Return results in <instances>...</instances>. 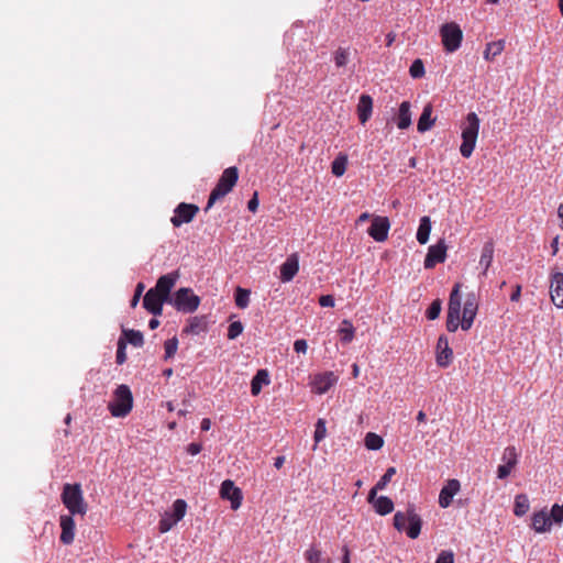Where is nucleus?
Instances as JSON below:
<instances>
[{
	"label": "nucleus",
	"mask_w": 563,
	"mask_h": 563,
	"mask_svg": "<svg viewBox=\"0 0 563 563\" xmlns=\"http://www.w3.org/2000/svg\"><path fill=\"white\" fill-rule=\"evenodd\" d=\"M239 179V170L235 166L228 167L220 176L216 187L211 190L207 206L205 208L208 211L217 200L228 195L235 186Z\"/></svg>",
	"instance_id": "nucleus-3"
},
{
	"label": "nucleus",
	"mask_w": 563,
	"mask_h": 563,
	"mask_svg": "<svg viewBox=\"0 0 563 563\" xmlns=\"http://www.w3.org/2000/svg\"><path fill=\"white\" fill-rule=\"evenodd\" d=\"M243 330H244V327L241 321L231 322L228 328V339L229 340L236 339L240 334H242Z\"/></svg>",
	"instance_id": "nucleus-44"
},
{
	"label": "nucleus",
	"mask_w": 563,
	"mask_h": 563,
	"mask_svg": "<svg viewBox=\"0 0 563 563\" xmlns=\"http://www.w3.org/2000/svg\"><path fill=\"white\" fill-rule=\"evenodd\" d=\"M74 515H63L59 518V525L62 528L60 542L68 545L71 544L75 538V520Z\"/></svg>",
	"instance_id": "nucleus-17"
},
{
	"label": "nucleus",
	"mask_w": 563,
	"mask_h": 563,
	"mask_svg": "<svg viewBox=\"0 0 563 563\" xmlns=\"http://www.w3.org/2000/svg\"><path fill=\"white\" fill-rule=\"evenodd\" d=\"M220 495L223 499L231 501V508L236 510L242 503V492L238 488L231 479L222 482L220 487Z\"/></svg>",
	"instance_id": "nucleus-13"
},
{
	"label": "nucleus",
	"mask_w": 563,
	"mask_h": 563,
	"mask_svg": "<svg viewBox=\"0 0 563 563\" xmlns=\"http://www.w3.org/2000/svg\"><path fill=\"white\" fill-rule=\"evenodd\" d=\"M165 358H170L175 355V353L177 352V349H178V340L176 336L167 340L165 342Z\"/></svg>",
	"instance_id": "nucleus-47"
},
{
	"label": "nucleus",
	"mask_w": 563,
	"mask_h": 563,
	"mask_svg": "<svg viewBox=\"0 0 563 563\" xmlns=\"http://www.w3.org/2000/svg\"><path fill=\"white\" fill-rule=\"evenodd\" d=\"M346 163L347 158L344 155H339L333 162H332V174L336 177H340L344 174L346 169Z\"/></svg>",
	"instance_id": "nucleus-39"
},
{
	"label": "nucleus",
	"mask_w": 563,
	"mask_h": 563,
	"mask_svg": "<svg viewBox=\"0 0 563 563\" xmlns=\"http://www.w3.org/2000/svg\"><path fill=\"white\" fill-rule=\"evenodd\" d=\"M133 407V396L126 385H120L114 391V399L108 406L113 417H125Z\"/></svg>",
	"instance_id": "nucleus-5"
},
{
	"label": "nucleus",
	"mask_w": 563,
	"mask_h": 563,
	"mask_svg": "<svg viewBox=\"0 0 563 563\" xmlns=\"http://www.w3.org/2000/svg\"><path fill=\"white\" fill-rule=\"evenodd\" d=\"M167 302L168 299H166L164 296L159 295L158 292L154 291V289H148L147 292L144 295L143 298V307L153 316H161L163 312V305Z\"/></svg>",
	"instance_id": "nucleus-12"
},
{
	"label": "nucleus",
	"mask_w": 563,
	"mask_h": 563,
	"mask_svg": "<svg viewBox=\"0 0 563 563\" xmlns=\"http://www.w3.org/2000/svg\"><path fill=\"white\" fill-rule=\"evenodd\" d=\"M176 523H177L176 520H174L169 516V512H165L164 517L158 522L159 532H162V533L168 532Z\"/></svg>",
	"instance_id": "nucleus-43"
},
{
	"label": "nucleus",
	"mask_w": 563,
	"mask_h": 563,
	"mask_svg": "<svg viewBox=\"0 0 563 563\" xmlns=\"http://www.w3.org/2000/svg\"><path fill=\"white\" fill-rule=\"evenodd\" d=\"M319 305L321 307H333L334 298L331 295H323L319 298Z\"/></svg>",
	"instance_id": "nucleus-56"
},
{
	"label": "nucleus",
	"mask_w": 563,
	"mask_h": 563,
	"mask_svg": "<svg viewBox=\"0 0 563 563\" xmlns=\"http://www.w3.org/2000/svg\"><path fill=\"white\" fill-rule=\"evenodd\" d=\"M394 527L399 532L406 531L410 539H417L421 532L422 519L413 506H409L406 512L397 511L394 515Z\"/></svg>",
	"instance_id": "nucleus-2"
},
{
	"label": "nucleus",
	"mask_w": 563,
	"mask_h": 563,
	"mask_svg": "<svg viewBox=\"0 0 563 563\" xmlns=\"http://www.w3.org/2000/svg\"><path fill=\"white\" fill-rule=\"evenodd\" d=\"M548 515L551 517L552 523L561 525L563 522V504H554Z\"/></svg>",
	"instance_id": "nucleus-41"
},
{
	"label": "nucleus",
	"mask_w": 563,
	"mask_h": 563,
	"mask_svg": "<svg viewBox=\"0 0 563 563\" xmlns=\"http://www.w3.org/2000/svg\"><path fill=\"white\" fill-rule=\"evenodd\" d=\"M430 232H431V220L428 216H424L420 219V222H419V227H418L417 234H416L417 241L420 244H426L429 241Z\"/></svg>",
	"instance_id": "nucleus-27"
},
{
	"label": "nucleus",
	"mask_w": 563,
	"mask_h": 563,
	"mask_svg": "<svg viewBox=\"0 0 563 563\" xmlns=\"http://www.w3.org/2000/svg\"><path fill=\"white\" fill-rule=\"evenodd\" d=\"M342 551H343V556L341 559V563H351L349 548L346 545H344L342 548Z\"/></svg>",
	"instance_id": "nucleus-62"
},
{
	"label": "nucleus",
	"mask_w": 563,
	"mask_h": 563,
	"mask_svg": "<svg viewBox=\"0 0 563 563\" xmlns=\"http://www.w3.org/2000/svg\"><path fill=\"white\" fill-rule=\"evenodd\" d=\"M373 111V100L368 95H361L357 103V115L362 124H365Z\"/></svg>",
	"instance_id": "nucleus-20"
},
{
	"label": "nucleus",
	"mask_w": 563,
	"mask_h": 563,
	"mask_svg": "<svg viewBox=\"0 0 563 563\" xmlns=\"http://www.w3.org/2000/svg\"><path fill=\"white\" fill-rule=\"evenodd\" d=\"M299 271V260L297 254L289 255L280 266V280L288 283L292 280Z\"/></svg>",
	"instance_id": "nucleus-18"
},
{
	"label": "nucleus",
	"mask_w": 563,
	"mask_h": 563,
	"mask_svg": "<svg viewBox=\"0 0 563 563\" xmlns=\"http://www.w3.org/2000/svg\"><path fill=\"white\" fill-rule=\"evenodd\" d=\"M179 278L178 271H174L172 273L165 274L161 276L156 285L152 288L154 291L158 292L159 295L164 296L166 299H168V303L172 302L173 297L170 296V291L173 287L175 286L176 282Z\"/></svg>",
	"instance_id": "nucleus-11"
},
{
	"label": "nucleus",
	"mask_w": 563,
	"mask_h": 563,
	"mask_svg": "<svg viewBox=\"0 0 563 563\" xmlns=\"http://www.w3.org/2000/svg\"><path fill=\"white\" fill-rule=\"evenodd\" d=\"M307 349H308V344H307V341L305 339H297L294 342V350L297 353H306Z\"/></svg>",
	"instance_id": "nucleus-55"
},
{
	"label": "nucleus",
	"mask_w": 563,
	"mask_h": 563,
	"mask_svg": "<svg viewBox=\"0 0 563 563\" xmlns=\"http://www.w3.org/2000/svg\"><path fill=\"white\" fill-rule=\"evenodd\" d=\"M453 360V351L449 345V339L440 335L437 342V364L440 367H448Z\"/></svg>",
	"instance_id": "nucleus-14"
},
{
	"label": "nucleus",
	"mask_w": 563,
	"mask_h": 563,
	"mask_svg": "<svg viewBox=\"0 0 563 563\" xmlns=\"http://www.w3.org/2000/svg\"><path fill=\"white\" fill-rule=\"evenodd\" d=\"M202 445L200 443L192 442L187 446V452L190 455H197L201 452Z\"/></svg>",
	"instance_id": "nucleus-57"
},
{
	"label": "nucleus",
	"mask_w": 563,
	"mask_h": 563,
	"mask_svg": "<svg viewBox=\"0 0 563 563\" xmlns=\"http://www.w3.org/2000/svg\"><path fill=\"white\" fill-rule=\"evenodd\" d=\"M424 71V65L421 59H415L409 68V74L412 78H421Z\"/></svg>",
	"instance_id": "nucleus-42"
},
{
	"label": "nucleus",
	"mask_w": 563,
	"mask_h": 563,
	"mask_svg": "<svg viewBox=\"0 0 563 563\" xmlns=\"http://www.w3.org/2000/svg\"><path fill=\"white\" fill-rule=\"evenodd\" d=\"M338 380L333 372H325L313 377L312 389L319 395L325 394Z\"/></svg>",
	"instance_id": "nucleus-15"
},
{
	"label": "nucleus",
	"mask_w": 563,
	"mask_h": 563,
	"mask_svg": "<svg viewBox=\"0 0 563 563\" xmlns=\"http://www.w3.org/2000/svg\"><path fill=\"white\" fill-rule=\"evenodd\" d=\"M432 106L430 103L426 104L422 113L419 117L418 123H417V130L420 133H423L432 128L434 124V119H432Z\"/></svg>",
	"instance_id": "nucleus-24"
},
{
	"label": "nucleus",
	"mask_w": 563,
	"mask_h": 563,
	"mask_svg": "<svg viewBox=\"0 0 563 563\" xmlns=\"http://www.w3.org/2000/svg\"><path fill=\"white\" fill-rule=\"evenodd\" d=\"M208 322L205 316H195L188 320V324L185 327L184 332L188 334L198 335L201 332L207 331Z\"/></svg>",
	"instance_id": "nucleus-22"
},
{
	"label": "nucleus",
	"mask_w": 563,
	"mask_h": 563,
	"mask_svg": "<svg viewBox=\"0 0 563 563\" xmlns=\"http://www.w3.org/2000/svg\"><path fill=\"white\" fill-rule=\"evenodd\" d=\"M354 327L349 320H343L341 327L339 329V333L341 334V341L343 343H350L354 338Z\"/></svg>",
	"instance_id": "nucleus-37"
},
{
	"label": "nucleus",
	"mask_w": 563,
	"mask_h": 563,
	"mask_svg": "<svg viewBox=\"0 0 563 563\" xmlns=\"http://www.w3.org/2000/svg\"><path fill=\"white\" fill-rule=\"evenodd\" d=\"M390 222L387 217L376 216L372 220L367 233L376 242H384L388 236Z\"/></svg>",
	"instance_id": "nucleus-10"
},
{
	"label": "nucleus",
	"mask_w": 563,
	"mask_h": 563,
	"mask_svg": "<svg viewBox=\"0 0 563 563\" xmlns=\"http://www.w3.org/2000/svg\"><path fill=\"white\" fill-rule=\"evenodd\" d=\"M62 501L70 515L84 516L88 510L80 484H65L62 492Z\"/></svg>",
	"instance_id": "nucleus-4"
},
{
	"label": "nucleus",
	"mask_w": 563,
	"mask_h": 563,
	"mask_svg": "<svg viewBox=\"0 0 563 563\" xmlns=\"http://www.w3.org/2000/svg\"><path fill=\"white\" fill-rule=\"evenodd\" d=\"M396 40V34L394 32H389L387 35H386V45L387 46H391L393 43L395 42Z\"/></svg>",
	"instance_id": "nucleus-64"
},
{
	"label": "nucleus",
	"mask_w": 563,
	"mask_h": 563,
	"mask_svg": "<svg viewBox=\"0 0 563 563\" xmlns=\"http://www.w3.org/2000/svg\"><path fill=\"white\" fill-rule=\"evenodd\" d=\"M198 211L199 208L196 205L181 202L176 207L170 221L175 228H179L184 223H189Z\"/></svg>",
	"instance_id": "nucleus-9"
},
{
	"label": "nucleus",
	"mask_w": 563,
	"mask_h": 563,
	"mask_svg": "<svg viewBox=\"0 0 563 563\" xmlns=\"http://www.w3.org/2000/svg\"><path fill=\"white\" fill-rule=\"evenodd\" d=\"M477 308H478V303H477L476 295L474 292L467 294L466 300L463 306V317L475 319L476 313H477Z\"/></svg>",
	"instance_id": "nucleus-30"
},
{
	"label": "nucleus",
	"mask_w": 563,
	"mask_h": 563,
	"mask_svg": "<svg viewBox=\"0 0 563 563\" xmlns=\"http://www.w3.org/2000/svg\"><path fill=\"white\" fill-rule=\"evenodd\" d=\"M125 341L123 339H119L118 341V349H117V355H115V362L119 365H122L126 361V353H125Z\"/></svg>",
	"instance_id": "nucleus-49"
},
{
	"label": "nucleus",
	"mask_w": 563,
	"mask_h": 563,
	"mask_svg": "<svg viewBox=\"0 0 563 563\" xmlns=\"http://www.w3.org/2000/svg\"><path fill=\"white\" fill-rule=\"evenodd\" d=\"M530 504L527 495H518L515 498L514 512L517 517H522L529 510Z\"/></svg>",
	"instance_id": "nucleus-34"
},
{
	"label": "nucleus",
	"mask_w": 563,
	"mask_h": 563,
	"mask_svg": "<svg viewBox=\"0 0 563 563\" xmlns=\"http://www.w3.org/2000/svg\"><path fill=\"white\" fill-rule=\"evenodd\" d=\"M473 322H474V319L463 317V318H462V321H461V328H462L464 331H467V330H470V329H471V327H472Z\"/></svg>",
	"instance_id": "nucleus-59"
},
{
	"label": "nucleus",
	"mask_w": 563,
	"mask_h": 563,
	"mask_svg": "<svg viewBox=\"0 0 563 563\" xmlns=\"http://www.w3.org/2000/svg\"><path fill=\"white\" fill-rule=\"evenodd\" d=\"M375 511L380 516H386L394 510V501L387 496H379L373 505Z\"/></svg>",
	"instance_id": "nucleus-29"
},
{
	"label": "nucleus",
	"mask_w": 563,
	"mask_h": 563,
	"mask_svg": "<svg viewBox=\"0 0 563 563\" xmlns=\"http://www.w3.org/2000/svg\"><path fill=\"white\" fill-rule=\"evenodd\" d=\"M514 467L515 466H512L508 463H504V464L499 465L497 468V477L500 479L507 478Z\"/></svg>",
	"instance_id": "nucleus-53"
},
{
	"label": "nucleus",
	"mask_w": 563,
	"mask_h": 563,
	"mask_svg": "<svg viewBox=\"0 0 563 563\" xmlns=\"http://www.w3.org/2000/svg\"><path fill=\"white\" fill-rule=\"evenodd\" d=\"M396 474L395 467H388L385 472V474L379 478V481L376 483V489H384L387 484L391 481V477Z\"/></svg>",
	"instance_id": "nucleus-46"
},
{
	"label": "nucleus",
	"mask_w": 563,
	"mask_h": 563,
	"mask_svg": "<svg viewBox=\"0 0 563 563\" xmlns=\"http://www.w3.org/2000/svg\"><path fill=\"white\" fill-rule=\"evenodd\" d=\"M305 559L308 563H331V560L323 556L321 550L316 545H311L305 552Z\"/></svg>",
	"instance_id": "nucleus-33"
},
{
	"label": "nucleus",
	"mask_w": 563,
	"mask_h": 563,
	"mask_svg": "<svg viewBox=\"0 0 563 563\" xmlns=\"http://www.w3.org/2000/svg\"><path fill=\"white\" fill-rule=\"evenodd\" d=\"M461 307H449L446 316V330L455 332L460 324Z\"/></svg>",
	"instance_id": "nucleus-31"
},
{
	"label": "nucleus",
	"mask_w": 563,
	"mask_h": 563,
	"mask_svg": "<svg viewBox=\"0 0 563 563\" xmlns=\"http://www.w3.org/2000/svg\"><path fill=\"white\" fill-rule=\"evenodd\" d=\"M170 305L180 312L192 313L200 305V297L191 288L183 287L174 294Z\"/></svg>",
	"instance_id": "nucleus-6"
},
{
	"label": "nucleus",
	"mask_w": 563,
	"mask_h": 563,
	"mask_svg": "<svg viewBox=\"0 0 563 563\" xmlns=\"http://www.w3.org/2000/svg\"><path fill=\"white\" fill-rule=\"evenodd\" d=\"M126 343L135 347H141L144 344L143 333L137 330L122 329V338Z\"/></svg>",
	"instance_id": "nucleus-28"
},
{
	"label": "nucleus",
	"mask_w": 563,
	"mask_h": 563,
	"mask_svg": "<svg viewBox=\"0 0 563 563\" xmlns=\"http://www.w3.org/2000/svg\"><path fill=\"white\" fill-rule=\"evenodd\" d=\"M257 208H258L257 192H254L253 197L247 202V209L251 212H255L257 210Z\"/></svg>",
	"instance_id": "nucleus-58"
},
{
	"label": "nucleus",
	"mask_w": 563,
	"mask_h": 563,
	"mask_svg": "<svg viewBox=\"0 0 563 563\" xmlns=\"http://www.w3.org/2000/svg\"><path fill=\"white\" fill-rule=\"evenodd\" d=\"M379 489H376V485L369 490L367 500L369 504L374 505L376 497V494Z\"/></svg>",
	"instance_id": "nucleus-61"
},
{
	"label": "nucleus",
	"mask_w": 563,
	"mask_h": 563,
	"mask_svg": "<svg viewBox=\"0 0 563 563\" xmlns=\"http://www.w3.org/2000/svg\"><path fill=\"white\" fill-rule=\"evenodd\" d=\"M271 383L267 369H258L251 380V393L257 396L264 385Z\"/></svg>",
	"instance_id": "nucleus-23"
},
{
	"label": "nucleus",
	"mask_w": 563,
	"mask_h": 563,
	"mask_svg": "<svg viewBox=\"0 0 563 563\" xmlns=\"http://www.w3.org/2000/svg\"><path fill=\"white\" fill-rule=\"evenodd\" d=\"M442 309V301L440 299L433 300L426 311V317L428 320H435L439 318Z\"/></svg>",
	"instance_id": "nucleus-40"
},
{
	"label": "nucleus",
	"mask_w": 563,
	"mask_h": 563,
	"mask_svg": "<svg viewBox=\"0 0 563 563\" xmlns=\"http://www.w3.org/2000/svg\"><path fill=\"white\" fill-rule=\"evenodd\" d=\"M143 290H144V285L142 283H139L136 285L133 298L131 299V306L132 307H135L139 303Z\"/></svg>",
	"instance_id": "nucleus-54"
},
{
	"label": "nucleus",
	"mask_w": 563,
	"mask_h": 563,
	"mask_svg": "<svg viewBox=\"0 0 563 563\" xmlns=\"http://www.w3.org/2000/svg\"><path fill=\"white\" fill-rule=\"evenodd\" d=\"M202 431H208L211 428V421L209 418H203L200 423Z\"/></svg>",
	"instance_id": "nucleus-63"
},
{
	"label": "nucleus",
	"mask_w": 563,
	"mask_h": 563,
	"mask_svg": "<svg viewBox=\"0 0 563 563\" xmlns=\"http://www.w3.org/2000/svg\"><path fill=\"white\" fill-rule=\"evenodd\" d=\"M552 526L551 517L545 510H540L532 516V528L538 533L550 531Z\"/></svg>",
	"instance_id": "nucleus-21"
},
{
	"label": "nucleus",
	"mask_w": 563,
	"mask_h": 563,
	"mask_svg": "<svg viewBox=\"0 0 563 563\" xmlns=\"http://www.w3.org/2000/svg\"><path fill=\"white\" fill-rule=\"evenodd\" d=\"M435 563H454V554L450 550H443L439 553Z\"/></svg>",
	"instance_id": "nucleus-52"
},
{
	"label": "nucleus",
	"mask_w": 563,
	"mask_h": 563,
	"mask_svg": "<svg viewBox=\"0 0 563 563\" xmlns=\"http://www.w3.org/2000/svg\"><path fill=\"white\" fill-rule=\"evenodd\" d=\"M479 125L481 120L475 112L467 113L462 122V143L460 146V153L464 158H468L473 154L478 137Z\"/></svg>",
	"instance_id": "nucleus-1"
},
{
	"label": "nucleus",
	"mask_w": 563,
	"mask_h": 563,
	"mask_svg": "<svg viewBox=\"0 0 563 563\" xmlns=\"http://www.w3.org/2000/svg\"><path fill=\"white\" fill-rule=\"evenodd\" d=\"M461 488L457 479H449L448 483L442 487L439 495V505L441 508H448L453 500V497L459 493Z\"/></svg>",
	"instance_id": "nucleus-16"
},
{
	"label": "nucleus",
	"mask_w": 563,
	"mask_h": 563,
	"mask_svg": "<svg viewBox=\"0 0 563 563\" xmlns=\"http://www.w3.org/2000/svg\"><path fill=\"white\" fill-rule=\"evenodd\" d=\"M494 257V243L492 241H487L482 249V254L479 258V265L483 267V275L487 274L489 266L492 265Z\"/></svg>",
	"instance_id": "nucleus-26"
},
{
	"label": "nucleus",
	"mask_w": 563,
	"mask_h": 563,
	"mask_svg": "<svg viewBox=\"0 0 563 563\" xmlns=\"http://www.w3.org/2000/svg\"><path fill=\"white\" fill-rule=\"evenodd\" d=\"M505 48V40H498L495 42H490L486 45L484 51V58L486 60H493L496 56L501 54Z\"/></svg>",
	"instance_id": "nucleus-32"
},
{
	"label": "nucleus",
	"mask_w": 563,
	"mask_h": 563,
	"mask_svg": "<svg viewBox=\"0 0 563 563\" xmlns=\"http://www.w3.org/2000/svg\"><path fill=\"white\" fill-rule=\"evenodd\" d=\"M520 296H521V286L520 285H517L515 287V290L512 291V294L510 295V300L511 301H518L520 299Z\"/></svg>",
	"instance_id": "nucleus-60"
},
{
	"label": "nucleus",
	"mask_w": 563,
	"mask_h": 563,
	"mask_svg": "<svg viewBox=\"0 0 563 563\" xmlns=\"http://www.w3.org/2000/svg\"><path fill=\"white\" fill-rule=\"evenodd\" d=\"M349 59V53L346 49L340 48L334 56V62L338 67H343L346 65Z\"/></svg>",
	"instance_id": "nucleus-51"
},
{
	"label": "nucleus",
	"mask_w": 563,
	"mask_h": 563,
	"mask_svg": "<svg viewBox=\"0 0 563 563\" xmlns=\"http://www.w3.org/2000/svg\"><path fill=\"white\" fill-rule=\"evenodd\" d=\"M503 461L505 463H508L512 466H516L517 464V452L515 446H507L503 454Z\"/></svg>",
	"instance_id": "nucleus-50"
},
{
	"label": "nucleus",
	"mask_w": 563,
	"mask_h": 563,
	"mask_svg": "<svg viewBox=\"0 0 563 563\" xmlns=\"http://www.w3.org/2000/svg\"><path fill=\"white\" fill-rule=\"evenodd\" d=\"M411 124L410 102L402 101L399 106L397 126L400 130L408 129Z\"/></svg>",
	"instance_id": "nucleus-25"
},
{
	"label": "nucleus",
	"mask_w": 563,
	"mask_h": 563,
	"mask_svg": "<svg viewBox=\"0 0 563 563\" xmlns=\"http://www.w3.org/2000/svg\"><path fill=\"white\" fill-rule=\"evenodd\" d=\"M461 285L455 284L449 298V307H461Z\"/></svg>",
	"instance_id": "nucleus-48"
},
{
	"label": "nucleus",
	"mask_w": 563,
	"mask_h": 563,
	"mask_svg": "<svg viewBox=\"0 0 563 563\" xmlns=\"http://www.w3.org/2000/svg\"><path fill=\"white\" fill-rule=\"evenodd\" d=\"M446 258V244L444 240L438 241L428 249L423 266L426 269H432L437 264L443 263Z\"/></svg>",
	"instance_id": "nucleus-8"
},
{
	"label": "nucleus",
	"mask_w": 563,
	"mask_h": 563,
	"mask_svg": "<svg viewBox=\"0 0 563 563\" xmlns=\"http://www.w3.org/2000/svg\"><path fill=\"white\" fill-rule=\"evenodd\" d=\"M325 434H327L325 421L323 419H318V421L316 423L314 434H313L314 442L319 443L320 441H322L325 438Z\"/></svg>",
	"instance_id": "nucleus-45"
},
{
	"label": "nucleus",
	"mask_w": 563,
	"mask_h": 563,
	"mask_svg": "<svg viewBox=\"0 0 563 563\" xmlns=\"http://www.w3.org/2000/svg\"><path fill=\"white\" fill-rule=\"evenodd\" d=\"M550 295L553 303L558 308H563V273L552 275Z\"/></svg>",
	"instance_id": "nucleus-19"
},
{
	"label": "nucleus",
	"mask_w": 563,
	"mask_h": 563,
	"mask_svg": "<svg viewBox=\"0 0 563 563\" xmlns=\"http://www.w3.org/2000/svg\"><path fill=\"white\" fill-rule=\"evenodd\" d=\"M187 504L184 499H176L173 504L172 511L169 516L176 520V522L180 521L186 515Z\"/></svg>",
	"instance_id": "nucleus-35"
},
{
	"label": "nucleus",
	"mask_w": 563,
	"mask_h": 563,
	"mask_svg": "<svg viewBox=\"0 0 563 563\" xmlns=\"http://www.w3.org/2000/svg\"><path fill=\"white\" fill-rule=\"evenodd\" d=\"M250 290L249 289H245V288H242V287H236L235 289V292H234V300H235V305L240 308V309H245L249 303H250Z\"/></svg>",
	"instance_id": "nucleus-36"
},
{
	"label": "nucleus",
	"mask_w": 563,
	"mask_h": 563,
	"mask_svg": "<svg viewBox=\"0 0 563 563\" xmlns=\"http://www.w3.org/2000/svg\"><path fill=\"white\" fill-rule=\"evenodd\" d=\"M441 37L444 49L453 53L459 49L463 40L461 27L455 23H445L441 26Z\"/></svg>",
	"instance_id": "nucleus-7"
},
{
	"label": "nucleus",
	"mask_w": 563,
	"mask_h": 563,
	"mask_svg": "<svg viewBox=\"0 0 563 563\" xmlns=\"http://www.w3.org/2000/svg\"><path fill=\"white\" fill-rule=\"evenodd\" d=\"M383 445H384V440L380 435H378L374 432H368L365 435V446L368 450L376 451V450H379Z\"/></svg>",
	"instance_id": "nucleus-38"
}]
</instances>
